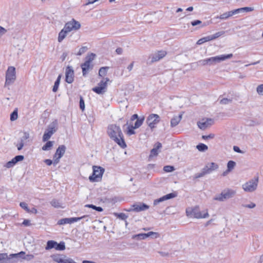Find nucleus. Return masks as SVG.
I'll use <instances>...</instances> for the list:
<instances>
[{"label":"nucleus","mask_w":263,"mask_h":263,"mask_svg":"<svg viewBox=\"0 0 263 263\" xmlns=\"http://www.w3.org/2000/svg\"><path fill=\"white\" fill-rule=\"evenodd\" d=\"M107 132L109 138L121 147L124 148L126 147L123 134L119 126L116 124L109 125Z\"/></svg>","instance_id":"nucleus-1"},{"label":"nucleus","mask_w":263,"mask_h":263,"mask_svg":"<svg viewBox=\"0 0 263 263\" xmlns=\"http://www.w3.org/2000/svg\"><path fill=\"white\" fill-rule=\"evenodd\" d=\"M186 214L188 217H194L196 218H205L209 217V214L207 212L203 214H202L200 211L199 208L198 206H195L194 208H188L186 209Z\"/></svg>","instance_id":"nucleus-2"},{"label":"nucleus","mask_w":263,"mask_h":263,"mask_svg":"<svg viewBox=\"0 0 263 263\" xmlns=\"http://www.w3.org/2000/svg\"><path fill=\"white\" fill-rule=\"evenodd\" d=\"M58 129V121L54 120L48 126L43 136V141L45 142L48 141L51 136L55 133Z\"/></svg>","instance_id":"nucleus-3"},{"label":"nucleus","mask_w":263,"mask_h":263,"mask_svg":"<svg viewBox=\"0 0 263 263\" xmlns=\"http://www.w3.org/2000/svg\"><path fill=\"white\" fill-rule=\"evenodd\" d=\"M92 168L93 173L89 177V180L92 182H98L102 179L105 170L103 167L98 166H93Z\"/></svg>","instance_id":"nucleus-4"},{"label":"nucleus","mask_w":263,"mask_h":263,"mask_svg":"<svg viewBox=\"0 0 263 263\" xmlns=\"http://www.w3.org/2000/svg\"><path fill=\"white\" fill-rule=\"evenodd\" d=\"M16 79L15 68L14 67H8L6 73L5 86L10 85L14 83Z\"/></svg>","instance_id":"nucleus-5"},{"label":"nucleus","mask_w":263,"mask_h":263,"mask_svg":"<svg viewBox=\"0 0 263 263\" xmlns=\"http://www.w3.org/2000/svg\"><path fill=\"white\" fill-rule=\"evenodd\" d=\"M109 81L108 78H103L99 83L98 86L93 87L92 90L97 94L101 95L104 93L107 90V82Z\"/></svg>","instance_id":"nucleus-6"},{"label":"nucleus","mask_w":263,"mask_h":263,"mask_svg":"<svg viewBox=\"0 0 263 263\" xmlns=\"http://www.w3.org/2000/svg\"><path fill=\"white\" fill-rule=\"evenodd\" d=\"M236 191L231 189H227L223 191L221 194L218 195L214 198V200L220 201H223L225 200L230 199L234 196Z\"/></svg>","instance_id":"nucleus-7"},{"label":"nucleus","mask_w":263,"mask_h":263,"mask_svg":"<svg viewBox=\"0 0 263 263\" xmlns=\"http://www.w3.org/2000/svg\"><path fill=\"white\" fill-rule=\"evenodd\" d=\"M233 57V54L230 53L227 55H220L216 57H213L208 58V65L213 66L217 63H220L227 59L231 58Z\"/></svg>","instance_id":"nucleus-8"},{"label":"nucleus","mask_w":263,"mask_h":263,"mask_svg":"<svg viewBox=\"0 0 263 263\" xmlns=\"http://www.w3.org/2000/svg\"><path fill=\"white\" fill-rule=\"evenodd\" d=\"M258 182V177L254 178L242 185V189L247 192H253L257 189Z\"/></svg>","instance_id":"nucleus-9"},{"label":"nucleus","mask_w":263,"mask_h":263,"mask_svg":"<svg viewBox=\"0 0 263 263\" xmlns=\"http://www.w3.org/2000/svg\"><path fill=\"white\" fill-rule=\"evenodd\" d=\"M160 117L157 114H150L146 119V123L151 129L156 127V125L159 123Z\"/></svg>","instance_id":"nucleus-10"},{"label":"nucleus","mask_w":263,"mask_h":263,"mask_svg":"<svg viewBox=\"0 0 263 263\" xmlns=\"http://www.w3.org/2000/svg\"><path fill=\"white\" fill-rule=\"evenodd\" d=\"M80 27V23L75 20L72 19V21L65 24L64 28L69 33L73 30H77L79 29Z\"/></svg>","instance_id":"nucleus-11"},{"label":"nucleus","mask_w":263,"mask_h":263,"mask_svg":"<svg viewBox=\"0 0 263 263\" xmlns=\"http://www.w3.org/2000/svg\"><path fill=\"white\" fill-rule=\"evenodd\" d=\"M74 81V71L71 66H68L65 70V81L69 83H72Z\"/></svg>","instance_id":"nucleus-12"},{"label":"nucleus","mask_w":263,"mask_h":263,"mask_svg":"<svg viewBox=\"0 0 263 263\" xmlns=\"http://www.w3.org/2000/svg\"><path fill=\"white\" fill-rule=\"evenodd\" d=\"M166 55V52L164 50L158 51L157 52L151 54L149 58L151 59V62L154 63L159 61Z\"/></svg>","instance_id":"nucleus-13"},{"label":"nucleus","mask_w":263,"mask_h":263,"mask_svg":"<svg viewBox=\"0 0 263 263\" xmlns=\"http://www.w3.org/2000/svg\"><path fill=\"white\" fill-rule=\"evenodd\" d=\"M16 260L13 259L11 254L8 255L7 253H0V263H15Z\"/></svg>","instance_id":"nucleus-14"},{"label":"nucleus","mask_w":263,"mask_h":263,"mask_svg":"<svg viewBox=\"0 0 263 263\" xmlns=\"http://www.w3.org/2000/svg\"><path fill=\"white\" fill-rule=\"evenodd\" d=\"M133 209H130L128 211H135V212H140L145 211L149 208V206L144 203H139L137 204H134L132 205Z\"/></svg>","instance_id":"nucleus-15"},{"label":"nucleus","mask_w":263,"mask_h":263,"mask_svg":"<svg viewBox=\"0 0 263 263\" xmlns=\"http://www.w3.org/2000/svg\"><path fill=\"white\" fill-rule=\"evenodd\" d=\"M93 66L92 63H89L88 62H85L82 63L81 65V67L82 70L83 76L86 77L88 72L93 69Z\"/></svg>","instance_id":"nucleus-16"},{"label":"nucleus","mask_w":263,"mask_h":263,"mask_svg":"<svg viewBox=\"0 0 263 263\" xmlns=\"http://www.w3.org/2000/svg\"><path fill=\"white\" fill-rule=\"evenodd\" d=\"M214 121L212 119H206V120L202 119L201 121L197 123V125L199 128L204 130L212 125Z\"/></svg>","instance_id":"nucleus-17"},{"label":"nucleus","mask_w":263,"mask_h":263,"mask_svg":"<svg viewBox=\"0 0 263 263\" xmlns=\"http://www.w3.org/2000/svg\"><path fill=\"white\" fill-rule=\"evenodd\" d=\"M154 235L155 236V237L157 238L158 234L157 233H156V232H149L147 233H141V234L135 235L133 236V238L137 239L138 240H142V239H145L146 238H147L148 237L154 236Z\"/></svg>","instance_id":"nucleus-18"},{"label":"nucleus","mask_w":263,"mask_h":263,"mask_svg":"<svg viewBox=\"0 0 263 263\" xmlns=\"http://www.w3.org/2000/svg\"><path fill=\"white\" fill-rule=\"evenodd\" d=\"M176 196V194L174 193L168 194L166 195L162 196V197L154 200L153 204L154 206L157 205L160 202L164 201L165 200L173 198Z\"/></svg>","instance_id":"nucleus-19"},{"label":"nucleus","mask_w":263,"mask_h":263,"mask_svg":"<svg viewBox=\"0 0 263 263\" xmlns=\"http://www.w3.org/2000/svg\"><path fill=\"white\" fill-rule=\"evenodd\" d=\"M218 168V165L214 162L208 163L203 168L208 174L211 173L212 171L217 170Z\"/></svg>","instance_id":"nucleus-20"},{"label":"nucleus","mask_w":263,"mask_h":263,"mask_svg":"<svg viewBox=\"0 0 263 263\" xmlns=\"http://www.w3.org/2000/svg\"><path fill=\"white\" fill-rule=\"evenodd\" d=\"M66 148V146L64 145H60L56 150L53 158H55L57 156L59 157V158H61L65 154Z\"/></svg>","instance_id":"nucleus-21"},{"label":"nucleus","mask_w":263,"mask_h":263,"mask_svg":"<svg viewBox=\"0 0 263 263\" xmlns=\"http://www.w3.org/2000/svg\"><path fill=\"white\" fill-rule=\"evenodd\" d=\"M236 14L235 9L232 11H230L223 14L220 15L219 16H217L216 17L217 18H219L220 20H227L230 17L232 16L233 15Z\"/></svg>","instance_id":"nucleus-22"},{"label":"nucleus","mask_w":263,"mask_h":263,"mask_svg":"<svg viewBox=\"0 0 263 263\" xmlns=\"http://www.w3.org/2000/svg\"><path fill=\"white\" fill-rule=\"evenodd\" d=\"M161 147H162V144L161 143H160V142L156 143L155 145V147L153 148L151 151V154L149 155V157H152L157 156L158 154V150L159 149H160V148H161Z\"/></svg>","instance_id":"nucleus-23"},{"label":"nucleus","mask_w":263,"mask_h":263,"mask_svg":"<svg viewBox=\"0 0 263 263\" xmlns=\"http://www.w3.org/2000/svg\"><path fill=\"white\" fill-rule=\"evenodd\" d=\"M182 115L180 114L178 116L174 117L171 120V126L172 127L177 126L181 120Z\"/></svg>","instance_id":"nucleus-24"},{"label":"nucleus","mask_w":263,"mask_h":263,"mask_svg":"<svg viewBox=\"0 0 263 263\" xmlns=\"http://www.w3.org/2000/svg\"><path fill=\"white\" fill-rule=\"evenodd\" d=\"M64 254H55L52 255L51 257L53 260L58 263H61L63 258H64Z\"/></svg>","instance_id":"nucleus-25"},{"label":"nucleus","mask_w":263,"mask_h":263,"mask_svg":"<svg viewBox=\"0 0 263 263\" xmlns=\"http://www.w3.org/2000/svg\"><path fill=\"white\" fill-rule=\"evenodd\" d=\"M68 33V32H67V31L66 30H65V29L63 28V29H62L61 31L59 33V36H58V42H61L66 36Z\"/></svg>","instance_id":"nucleus-26"},{"label":"nucleus","mask_w":263,"mask_h":263,"mask_svg":"<svg viewBox=\"0 0 263 263\" xmlns=\"http://www.w3.org/2000/svg\"><path fill=\"white\" fill-rule=\"evenodd\" d=\"M61 77H62V74H59L55 82H54V85H53V87L52 88V91L54 92H57L58 90V88H59V85L60 83Z\"/></svg>","instance_id":"nucleus-27"},{"label":"nucleus","mask_w":263,"mask_h":263,"mask_svg":"<svg viewBox=\"0 0 263 263\" xmlns=\"http://www.w3.org/2000/svg\"><path fill=\"white\" fill-rule=\"evenodd\" d=\"M11 256H13V259L17 260L18 258H22L23 259H25V253L23 251H21L18 253L16 254H11Z\"/></svg>","instance_id":"nucleus-28"},{"label":"nucleus","mask_w":263,"mask_h":263,"mask_svg":"<svg viewBox=\"0 0 263 263\" xmlns=\"http://www.w3.org/2000/svg\"><path fill=\"white\" fill-rule=\"evenodd\" d=\"M57 242L54 240H48L47 242V245L45 247V249L47 250H50L53 248H55Z\"/></svg>","instance_id":"nucleus-29"},{"label":"nucleus","mask_w":263,"mask_h":263,"mask_svg":"<svg viewBox=\"0 0 263 263\" xmlns=\"http://www.w3.org/2000/svg\"><path fill=\"white\" fill-rule=\"evenodd\" d=\"M54 144V141H47L46 143L42 147V149L43 151H49L51 149Z\"/></svg>","instance_id":"nucleus-30"},{"label":"nucleus","mask_w":263,"mask_h":263,"mask_svg":"<svg viewBox=\"0 0 263 263\" xmlns=\"http://www.w3.org/2000/svg\"><path fill=\"white\" fill-rule=\"evenodd\" d=\"M108 67H102L99 70V76L103 77L106 75Z\"/></svg>","instance_id":"nucleus-31"},{"label":"nucleus","mask_w":263,"mask_h":263,"mask_svg":"<svg viewBox=\"0 0 263 263\" xmlns=\"http://www.w3.org/2000/svg\"><path fill=\"white\" fill-rule=\"evenodd\" d=\"M212 41V39H211L210 35H208L205 37H203L200 39H199L197 42V44L198 45H201L203 44L204 43H205L206 42L211 41Z\"/></svg>","instance_id":"nucleus-32"},{"label":"nucleus","mask_w":263,"mask_h":263,"mask_svg":"<svg viewBox=\"0 0 263 263\" xmlns=\"http://www.w3.org/2000/svg\"><path fill=\"white\" fill-rule=\"evenodd\" d=\"M253 10H254V9L252 7H243V8H240L235 9V11H236V12L237 14V13H240L241 12H243V11H246V12L252 11Z\"/></svg>","instance_id":"nucleus-33"},{"label":"nucleus","mask_w":263,"mask_h":263,"mask_svg":"<svg viewBox=\"0 0 263 263\" xmlns=\"http://www.w3.org/2000/svg\"><path fill=\"white\" fill-rule=\"evenodd\" d=\"M57 250L63 251L65 249V242L63 241H61L60 243H58L57 242V245H55V247L54 248Z\"/></svg>","instance_id":"nucleus-34"},{"label":"nucleus","mask_w":263,"mask_h":263,"mask_svg":"<svg viewBox=\"0 0 263 263\" xmlns=\"http://www.w3.org/2000/svg\"><path fill=\"white\" fill-rule=\"evenodd\" d=\"M224 33H225V31H221L217 32L213 35H210L211 39H212V41L215 40V39H217L218 37H220V36L223 35Z\"/></svg>","instance_id":"nucleus-35"},{"label":"nucleus","mask_w":263,"mask_h":263,"mask_svg":"<svg viewBox=\"0 0 263 263\" xmlns=\"http://www.w3.org/2000/svg\"><path fill=\"white\" fill-rule=\"evenodd\" d=\"M96 57V54L93 53H91L87 55L86 57V61L85 62H88L89 63H92V61L94 60Z\"/></svg>","instance_id":"nucleus-36"},{"label":"nucleus","mask_w":263,"mask_h":263,"mask_svg":"<svg viewBox=\"0 0 263 263\" xmlns=\"http://www.w3.org/2000/svg\"><path fill=\"white\" fill-rule=\"evenodd\" d=\"M196 148L199 151L204 152L208 149V147L207 145L203 143H200L197 145Z\"/></svg>","instance_id":"nucleus-37"},{"label":"nucleus","mask_w":263,"mask_h":263,"mask_svg":"<svg viewBox=\"0 0 263 263\" xmlns=\"http://www.w3.org/2000/svg\"><path fill=\"white\" fill-rule=\"evenodd\" d=\"M206 174H208V172H205L203 168L202 169L201 172L199 173L195 174L194 179H197L203 177Z\"/></svg>","instance_id":"nucleus-38"},{"label":"nucleus","mask_w":263,"mask_h":263,"mask_svg":"<svg viewBox=\"0 0 263 263\" xmlns=\"http://www.w3.org/2000/svg\"><path fill=\"white\" fill-rule=\"evenodd\" d=\"M144 118H142L141 119H137L136 122L135 123L134 126H133V128H139L142 124Z\"/></svg>","instance_id":"nucleus-39"},{"label":"nucleus","mask_w":263,"mask_h":263,"mask_svg":"<svg viewBox=\"0 0 263 263\" xmlns=\"http://www.w3.org/2000/svg\"><path fill=\"white\" fill-rule=\"evenodd\" d=\"M66 223H70V218H66L60 219L58 221V224L59 225H63Z\"/></svg>","instance_id":"nucleus-40"},{"label":"nucleus","mask_w":263,"mask_h":263,"mask_svg":"<svg viewBox=\"0 0 263 263\" xmlns=\"http://www.w3.org/2000/svg\"><path fill=\"white\" fill-rule=\"evenodd\" d=\"M235 165L236 163L234 161L232 160L229 161L227 164L228 171H231L234 168Z\"/></svg>","instance_id":"nucleus-41"},{"label":"nucleus","mask_w":263,"mask_h":263,"mask_svg":"<svg viewBox=\"0 0 263 263\" xmlns=\"http://www.w3.org/2000/svg\"><path fill=\"white\" fill-rule=\"evenodd\" d=\"M50 204L52 206L55 208H59L61 207V204L59 201L57 199H53L50 201Z\"/></svg>","instance_id":"nucleus-42"},{"label":"nucleus","mask_w":263,"mask_h":263,"mask_svg":"<svg viewBox=\"0 0 263 263\" xmlns=\"http://www.w3.org/2000/svg\"><path fill=\"white\" fill-rule=\"evenodd\" d=\"M18 117L17 109H15L10 115L11 121H15Z\"/></svg>","instance_id":"nucleus-43"},{"label":"nucleus","mask_w":263,"mask_h":263,"mask_svg":"<svg viewBox=\"0 0 263 263\" xmlns=\"http://www.w3.org/2000/svg\"><path fill=\"white\" fill-rule=\"evenodd\" d=\"M16 163L15 162L14 159L13 158L11 161H8L6 163L5 166L7 168H11L15 165Z\"/></svg>","instance_id":"nucleus-44"},{"label":"nucleus","mask_w":263,"mask_h":263,"mask_svg":"<svg viewBox=\"0 0 263 263\" xmlns=\"http://www.w3.org/2000/svg\"><path fill=\"white\" fill-rule=\"evenodd\" d=\"M87 217H88L87 215H84V216H83L82 217H80L69 218H70V223H71L74 222H77V221H78L80 220L81 219H82L84 218Z\"/></svg>","instance_id":"nucleus-45"},{"label":"nucleus","mask_w":263,"mask_h":263,"mask_svg":"<svg viewBox=\"0 0 263 263\" xmlns=\"http://www.w3.org/2000/svg\"><path fill=\"white\" fill-rule=\"evenodd\" d=\"M115 215L118 218H119L122 220H125L127 218V216L123 213H115Z\"/></svg>","instance_id":"nucleus-46"},{"label":"nucleus","mask_w":263,"mask_h":263,"mask_svg":"<svg viewBox=\"0 0 263 263\" xmlns=\"http://www.w3.org/2000/svg\"><path fill=\"white\" fill-rule=\"evenodd\" d=\"M232 102V99H228V98H223L220 101V103L221 104L226 105L229 103H231Z\"/></svg>","instance_id":"nucleus-47"},{"label":"nucleus","mask_w":263,"mask_h":263,"mask_svg":"<svg viewBox=\"0 0 263 263\" xmlns=\"http://www.w3.org/2000/svg\"><path fill=\"white\" fill-rule=\"evenodd\" d=\"M256 91L260 96H263V84L259 85L256 88Z\"/></svg>","instance_id":"nucleus-48"},{"label":"nucleus","mask_w":263,"mask_h":263,"mask_svg":"<svg viewBox=\"0 0 263 263\" xmlns=\"http://www.w3.org/2000/svg\"><path fill=\"white\" fill-rule=\"evenodd\" d=\"M163 170L165 172H172L175 170V168L173 166L166 165L164 166Z\"/></svg>","instance_id":"nucleus-49"},{"label":"nucleus","mask_w":263,"mask_h":263,"mask_svg":"<svg viewBox=\"0 0 263 263\" xmlns=\"http://www.w3.org/2000/svg\"><path fill=\"white\" fill-rule=\"evenodd\" d=\"M20 206L25 210L27 212L29 211V209L28 207L27 204L25 202H21L20 203Z\"/></svg>","instance_id":"nucleus-50"},{"label":"nucleus","mask_w":263,"mask_h":263,"mask_svg":"<svg viewBox=\"0 0 263 263\" xmlns=\"http://www.w3.org/2000/svg\"><path fill=\"white\" fill-rule=\"evenodd\" d=\"M87 49L88 48L87 47L83 46L79 49V51L77 54L78 55H81L82 54L85 53L87 50Z\"/></svg>","instance_id":"nucleus-51"},{"label":"nucleus","mask_w":263,"mask_h":263,"mask_svg":"<svg viewBox=\"0 0 263 263\" xmlns=\"http://www.w3.org/2000/svg\"><path fill=\"white\" fill-rule=\"evenodd\" d=\"M134 129H135V128H133V125L131 126H128V130L127 131V134L129 136L135 134V132L134 131Z\"/></svg>","instance_id":"nucleus-52"},{"label":"nucleus","mask_w":263,"mask_h":263,"mask_svg":"<svg viewBox=\"0 0 263 263\" xmlns=\"http://www.w3.org/2000/svg\"><path fill=\"white\" fill-rule=\"evenodd\" d=\"M16 163L18 162L23 161L24 159V157L23 155H17L13 158Z\"/></svg>","instance_id":"nucleus-53"},{"label":"nucleus","mask_w":263,"mask_h":263,"mask_svg":"<svg viewBox=\"0 0 263 263\" xmlns=\"http://www.w3.org/2000/svg\"><path fill=\"white\" fill-rule=\"evenodd\" d=\"M16 163L18 162L23 161L24 159V157L23 155H17L13 158Z\"/></svg>","instance_id":"nucleus-54"},{"label":"nucleus","mask_w":263,"mask_h":263,"mask_svg":"<svg viewBox=\"0 0 263 263\" xmlns=\"http://www.w3.org/2000/svg\"><path fill=\"white\" fill-rule=\"evenodd\" d=\"M80 108L83 111L85 109V103L83 98L81 97L80 99Z\"/></svg>","instance_id":"nucleus-55"},{"label":"nucleus","mask_w":263,"mask_h":263,"mask_svg":"<svg viewBox=\"0 0 263 263\" xmlns=\"http://www.w3.org/2000/svg\"><path fill=\"white\" fill-rule=\"evenodd\" d=\"M29 138V134L27 132H24L23 136L21 138L20 140L24 142V141L27 140Z\"/></svg>","instance_id":"nucleus-56"},{"label":"nucleus","mask_w":263,"mask_h":263,"mask_svg":"<svg viewBox=\"0 0 263 263\" xmlns=\"http://www.w3.org/2000/svg\"><path fill=\"white\" fill-rule=\"evenodd\" d=\"M198 63L202 66L208 65V58L203 60H200L198 62Z\"/></svg>","instance_id":"nucleus-57"},{"label":"nucleus","mask_w":263,"mask_h":263,"mask_svg":"<svg viewBox=\"0 0 263 263\" xmlns=\"http://www.w3.org/2000/svg\"><path fill=\"white\" fill-rule=\"evenodd\" d=\"M242 206L245 208L252 209L254 208L256 206V204L253 202H250V203L248 204H242Z\"/></svg>","instance_id":"nucleus-58"},{"label":"nucleus","mask_w":263,"mask_h":263,"mask_svg":"<svg viewBox=\"0 0 263 263\" xmlns=\"http://www.w3.org/2000/svg\"><path fill=\"white\" fill-rule=\"evenodd\" d=\"M24 145V142H23V141H22L21 140H20V143L16 145L18 151L21 150L23 148Z\"/></svg>","instance_id":"nucleus-59"},{"label":"nucleus","mask_w":263,"mask_h":263,"mask_svg":"<svg viewBox=\"0 0 263 263\" xmlns=\"http://www.w3.org/2000/svg\"><path fill=\"white\" fill-rule=\"evenodd\" d=\"M214 138V134H210L208 136H206V135H203L202 136V138L204 140H206V139H213Z\"/></svg>","instance_id":"nucleus-60"},{"label":"nucleus","mask_w":263,"mask_h":263,"mask_svg":"<svg viewBox=\"0 0 263 263\" xmlns=\"http://www.w3.org/2000/svg\"><path fill=\"white\" fill-rule=\"evenodd\" d=\"M191 24L193 26H195L196 25L202 24V22L200 20H195L191 22Z\"/></svg>","instance_id":"nucleus-61"},{"label":"nucleus","mask_w":263,"mask_h":263,"mask_svg":"<svg viewBox=\"0 0 263 263\" xmlns=\"http://www.w3.org/2000/svg\"><path fill=\"white\" fill-rule=\"evenodd\" d=\"M233 150L237 152V153H240V154H243L244 153V152L241 151L239 147L237 146H234L233 147Z\"/></svg>","instance_id":"nucleus-62"},{"label":"nucleus","mask_w":263,"mask_h":263,"mask_svg":"<svg viewBox=\"0 0 263 263\" xmlns=\"http://www.w3.org/2000/svg\"><path fill=\"white\" fill-rule=\"evenodd\" d=\"M22 224L26 227L30 226L31 225L30 221L28 219H25L23 221Z\"/></svg>","instance_id":"nucleus-63"},{"label":"nucleus","mask_w":263,"mask_h":263,"mask_svg":"<svg viewBox=\"0 0 263 263\" xmlns=\"http://www.w3.org/2000/svg\"><path fill=\"white\" fill-rule=\"evenodd\" d=\"M7 32V30L0 26V37Z\"/></svg>","instance_id":"nucleus-64"}]
</instances>
